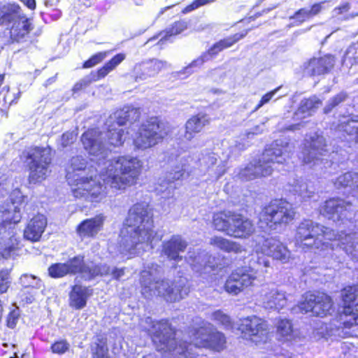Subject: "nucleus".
Returning a JSON list of instances; mask_svg holds the SVG:
<instances>
[{
	"mask_svg": "<svg viewBox=\"0 0 358 358\" xmlns=\"http://www.w3.org/2000/svg\"><path fill=\"white\" fill-rule=\"evenodd\" d=\"M8 288L7 273H0V294L4 293Z\"/></svg>",
	"mask_w": 358,
	"mask_h": 358,
	"instance_id": "69168bd1",
	"label": "nucleus"
},
{
	"mask_svg": "<svg viewBox=\"0 0 358 358\" xmlns=\"http://www.w3.org/2000/svg\"><path fill=\"white\" fill-rule=\"evenodd\" d=\"M210 243L214 247L227 252L238 253L241 252V247L239 244L222 236L211 238Z\"/></svg>",
	"mask_w": 358,
	"mask_h": 358,
	"instance_id": "ea45409f",
	"label": "nucleus"
},
{
	"mask_svg": "<svg viewBox=\"0 0 358 358\" xmlns=\"http://www.w3.org/2000/svg\"><path fill=\"white\" fill-rule=\"evenodd\" d=\"M248 31L244 34H236L232 36L220 40L215 43L207 52L194 60L187 68L201 66L205 62L218 54L222 50L231 47L235 43L244 38Z\"/></svg>",
	"mask_w": 358,
	"mask_h": 358,
	"instance_id": "a211bd4d",
	"label": "nucleus"
},
{
	"mask_svg": "<svg viewBox=\"0 0 358 358\" xmlns=\"http://www.w3.org/2000/svg\"><path fill=\"white\" fill-rule=\"evenodd\" d=\"M246 268H238L228 277L224 289L230 294L237 295L245 288L253 285L254 275L247 272Z\"/></svg>",
	"mask_w": 358,
	"mask_h": 358,
	"instance_id": "2eb2a0df",
	"label": "nucleus"
},
{
	"mask_svg": "<svg viewBox=\"0 0 358 358\" xmlns=\"http://www.w3.org/2000/svg\"><path fill=\"white\" fill-rule=\"evenodd\" d=\"M295 215L292 206L283 200L271 201L266 206L261 215V222H265L269 229H275L281 224L291 222Z\"/></svg>",
	"mask_w": 358,
	"mask_h": 358,
	"instance_id": "6e6552de",
	"label": "nucleus"
},
{
	"mask_svg": "<svg viewBox=\"0 0 358 358\" xmlns=\"http://www.w3.org/2000/svg\"><path fill=\"white\" fill-rule=\"evenodd\" d=\"M80 273L87 279L90 280L97 275H107L110 273V267L105 264H94L92 262L85 263L82 261V269Z\"/></svg>",
	"mask_w": 358,
	"mask_h": 358,
	"instance_id": "c9c22d12",
	"label": "nucleus"
},
{
	"mask_svg": "<svg viewBox=\"0 0 358 358\" xmlns=\"http://www.w3.org/2000/svg\"><path fill=\"white\" fill-rule=\"evenodd\" d=\"M334 186L339 189L350 187L352 192L358 194V173L347 172L339 176L334 182Z\"/></svg>",
	"mask_w": 358,
	"mask_h": 358,
	"instance_id": "4c0bfd02",
	"label": "nucleus"
},
{
	"mask_svg": "<svg viewBox=\"0 0 358 358\" xmlns=\"http://www.w3.org/2000/svg\"><path fill=\"white\" fill-rule=\"evenodd\" d=\"M26 197L16 189L10 195L8 202L1 207L2 213L1 229H6L8 224H15L21 220V210L24 207Z\"/></svg>",
	"mask_w": 358,
	"mask_h": 358,
	"instance_id": "9b49d317",
	"label": "nucleus"
},
{
	"mask_svg": "<svg viewBox=\"0 0 358 358\" xmlns=\"http://www.w3.org/2000/svg\"><path fill=\"white\" fill-rule=\"evenodd\" d=\"M155 270H143L141 272L140 283L141 293L145 297L159 296L169 302H176L187 295L188 289L185 287V280L178 279L172 282L168 279H160Z\"/></svg>",
	"mask_w": 358,
	"mask_h": 358,
	"instance_id": "39448f33",
	"label": "nucleus"
},
{
	"mask_svg": "<svg viewBox=\"0 0 358 358\" xmlns=\"http://www.w3.org/2000/svg\"><path fill=\"white\" fill-rule=\"evenodd\" d=\"M124 110L125 115H127L128 122L133 123L139 120L141 116V111L139 108L127 106L124 107Z\"/></svg>",
	"mask_w": 358,
	"mask_h": 358,
	"instance_id": "6e6d98bb",
	"label": "nucleus"
},
{
	"mask_svg": "<svg viewBox=\"0 0 358 358\" xmlns=\"http://www.w3.org/2000/svg\"><path fill=\"white\" fill-rule=\"evenodd\" d=\"M336 238L334 230L310 220L301 221L295 235L296 243L303 250L313 251L331 259L334 257V244L327 240Z\"/></svg>",
	"mask_w": 358,
	"mask_h": 358,
	"instance_id": "20e7f679",
	"label": "nucleus"
},
{
	"mask_svg": "<svg viewBox=\"0 0 358 358\" xmlns=\"http://www.w3.org/2000/svg\"><path fill=\"white\" fill-rule=\"evenodd\" d=\"M76 140V134L73 132H66L60 138V143L62 148H65L73 143Z\"/></svg>",
	"mask_w": 358,
	"mask_h": 358,
	"instance_id": "e2e57ef3",
	"label": "nucleus"
},
{
	"mask_svg": "<svg viewBox=\"0 0 358 358\" xmlns=\"http://www.w3.org/2000/svg\"><path fill=\"white\" fill-rule=\"evenodd\" d=\"M47 225V220L44 215H37L34 216L27 224L24 231V236L31 241H38Z\"/></svg>",
	"mask_w": 358,
	"mask_h": 358,
	"instance_id": "c85d7f7f",
	"label": "nucleus"
},
{
	"mask_svg": "<svg viewBox=\"0 0 358 358\" xmlns=\"http://www.w3.org/2000/svg\"><path fill=\"white\" fill-rule=\"evenodd\" d=\"M292 191L298 194L301 199H306L312 197L315 193L313 186L303 180H296L292 185Z\"/></svg>",
	"mask_w": 358,
	"mask_h": 358,
	"instance_id": "c03bdc74",
	"label": "nucleus"
},
{
	"mask_svg": "<svg viewBox=\"0 0 358 358\" xmlns=\"http://www.w3.org/2000/svg\"><path fill=\"white\" fill-rule=\"evenodd\" d=\"M186 262L196 272L208 273L214 268L213 258L206 252L200 250L189 249L185 257Z\"/></svg>",
	"mask_w": 358,
	"mask_h": 358,
	"instance_id": "f3484780",
	"label": "nucleus"
},
{
	"mask_svg": "<svg viewBox=\"0 0 358 358\" xmlns=\"http://www.w3.org/2000/svg\"><path fill=\"white\" fill-rule=\"evenodd\" d=\"M292 150L293 146L289 143L277 140L262 153V162L265 165H271L272 163L282 164L289 157Z\"/></svg>",
	"mask_w": 358,
	"mask_h": 358,
	"instance_id": "4468645a",
	"label": "nucleus"
},
{
	"mask_svg": "<svg viewBox=\"0 0 358 358\" xmlns=\"http://www.w3.org/2000/svg\"><path fill=\"white\" fill-rule=\"evenodd\" d=\"M334 234L336 236V238L331 240H327L329 243L334 244V248L336 246L343 245L345 244H350V243L355 242V234H338L334 231Z\"/></svg>",
	"mask_w": 358,
	"mask_h": 358,
	"instance_id": "8fccbe9b",
	"label": "nucleus"
},
{
	"mask_svg": "<svg viewBox=\"0 0 358 358\" xmlns=\"http://www.w3.org/2000/svg\"><path fill=\"white\" fill-rule=\"evenodd\" d=\"M277 335L283 341L294 339V331L291 321L286 318H280L276 322Z\"/></svg>",
	"mask_w": 358,
	"mask_h": 358,
	"instance_id": "58836bf2",
	"label": "nucleus"
},
{
	"mask_svg": "<svg viewBox=\"0 0 358 358\" xmlns=\"http://www.w3.org/2000/svg\"><path fill=\"white\" fill-rule=\"evenodd\" d=\"M338 130L344 136H348L350 139L358 143V116L350 115L343 117L339 120Z\"/></svg>",
	"mask_w": 358,
	"mask_h": 358,
	"instance_id": "2f4dec72",
	"label": "nucleus"
},
{
	"mask_svg": "<svg viewBox=\"0 0 358 358\" xmlns=\"http://www.w3.org/2000/svg\"><path fill=\"white\" fill-rule=\"evenodd\" d=\"M341 296L345 305L343 313L351 316L353 323L358 324V286L343 289Z\"/></svg>",
	"mask_w": 358,
	"mask_h": 358,
	"instance_id": "b1692460",
	"label": "nucleus"
},
{
	"mask_svg": "<svg viewBox=\"0 0 358 358\" xmlns=\"http://www.w3.org/2000/svg\"><path fill=\"white\" fill-rule=\"evenodd\" d=\"M103 136L108 138V143L113 146H120L123 144L125 138V131L123 128L115 126L108 127V130Z\"/></svg>",
	"mask_w": 358,
	"mask_h": 358,
	"instance_id": "37998d69",
	"label": "nucleus"
},
{
	"mask_svg": "<svg viewBox=\"0 0 358 358\" xmlns=\"http://www.w3.org/2000/svg\"><path fill=\"white\" fill-rule=\"evenodd\" d=\"M215 0H195L191 4L186 6L183 10V13L191 12L200 6H204L208 3L213 2Z\"/></svg>",
	"mask_w": 358,
	"mask_h": 358,
	"instance_id": "052dcab7",
	"label": "nucleus"
},
{
	"mask_svg": "<svg viewBox=\"0 0 358 358\" xmlns=\"http://www.w3.org/2000/svg\"><path fill=\"white\" fill-rule=\"evenodd\" d=\"M82 261L83 257L77 256L66 263L54 264L48 268L49 275L52 278H62L67 274L80 273Z\"/></svg>",
	"mask_w": 358,
	"mask_h": 358,
	"instance_id": "393cba45",
	"label": "nucleus"
},
{
	"mask_svg": "<svg viewBox=\"0 0 358 358\" xmlns=\"http://www.w3.org/2000/svg\"><path fill=\"white\" fill-rule=\"evenodd\" d=\"M352 208L350 202L341 199H331L320 206V213L334 222L348 217Z\"/></svg>",
	"mask_w": 358,
	"mask_h": 358,
	"instance_id": "dca6fc26",
	"label": "nucleus"
},
{
	"mask_svg": "<svg viewBox=\"0 0 358 358\" xmlns=\"http://www.w3.org/2000/svg\"><path fill=\"white\" fill-rule=\"evenodd\" d=\"M92 358H108V348L103 342L94 343L91 347Z\"/></svg>",
	"mask_w": 358,
	"mask_h": 358,
	"instance_id": "3c124183",
	"label": "nucleus"
},
{
	"mask_svg": "<svg viewBox=\"0 0 358 358\" xmlns=\"http://www.w3.org/2000/svg\"><path fill=\"white\" fill-rule=\"evenodd\" d=\"M145 322L152 324L151 328L145 327L152 334V341L157 350L162 352L164 358H194L196 352L195 348H205L217 352L226 348V338L220 331L208 322L191 331L192 343H187L182 340L175 338V332L167 321H160L154 323L150 317H147Z\"/></svg>",
	"mask_w": 358,
	"mask_h": 358,
	"instance_id": "f03ea898",
	"label": "nucleus"
},
{
	"mask_svg": "<svg viewBox=\"0 0 358 358\" xmlns=\"http://www.w3.org/2000/svg\"><path fill=\"white\" fill-rule=\"evenodd\" d=\"M99 164V174L89 169L87 174L69 182L74 197L94 201L104 196L105 189L101 180L116 189H124L136 184L141 175L143 163L136 157L121 156Z\"/></svg>",
	"mask_w": 358,
	"mask_h": 358,
	"instance_id": "f257e3e1",
	"label": "nucleus"
},
{
	"mask_svg": "<svg viewBox=\"0 0 358 358\" xmlns=\"http://www.w3.org/2000/svg\"><path fill=\"white\" fill-rule=\"evenodd\" d=\"M202 164L208 169L214 166L217 161V155L213 152H209L206 150L203 153Z\"/></svg>",
	"mask_w": 358,
	"mask_h": 358,
	"instance_id": "13d9d810",
	"label": "nucleus"
},
{
	"mask_svg": "<svg viewBox=\"0 0 358 358\" xmlns=\"http://www.w3.org/2000/svg\"><path fill=\"white\" fill-rule=\"evenodd\" d=\"M69 347L70 345L66 340H61L54 343L51 346V350L53 353L62 355L69 350Z\"/></svg>",
	"mask_w": 358,
	"mask_h": 358,
	"instance_id": "4d7b16f0",
	"label": "nucleus"
},
{
	"mask_svg": "<svg viewBox=\"0 0 358 358\" xmlns=\"http://www.w3.org/2000/svg\"><path fill=\"white\" fill-rule=\"evenodd\" d=\"M263 129L260 128V126L257 125L253 128L246 130L244 133L241 135V140L249 139L250 134L257 135L262 132Z\"/></svg>",
	"mask_w": 358,
	"mask_h": 358,
	"instance_id": "0e129e2a",
	"label": "nucleus"
},
{
	"mask_svg": "<svg viewBox=\"0 0 358 358\" xmlns=\"http://www.w3.org/2000/svg\"><path fill=\"white\" fill-rule=\"evenodd\" d=\"M334 58L327 55L320 58H313L303 64L304 73L309 76L327 73L334 66Z\"/></svg>",
	"mask_w": 358,
	"mask_h": 358,
	"instance_id": "5701e85b",
	"label": "nucleus"
},
{
	"mask_svg": "<svg viewBox=\"0 0 358 358\" xmlns=\"http://www.w3.org/2000/svg\"><path fill=\"white\" fill-rule=\"evenodd\" d=\"M87 161L80 156L73 157L66 168V178L69 182H74L76 180L87 173Z\"/></svg>",
	"mask_w": 358,
	"mask_h": 358,
	"instance_id": "c756f323",
	"label": "nucleus"
},
{
	"mask_svg": "<svg viewBox=\"0 0 358 358\" xmlns=\"http://www.w3.org/2000/svg\"><path fill=\"white\" fill-rule=\"evenodd\" d=\"M187 28V22L184 20L176 22L171 28L166 31V34L164 36L167 39L169 36H174L180 34L182 31Z\"/></svg>",
	"mask_w": 358,
	"mask_h": 358,
	"instance_id": "5fc2aeb1",
	"label": "nucleus"
},
{
	"mask_svg": "<svg viewBox=\"0 0 358 358\" xmlns=\"http://www.w3.org/2000/svg\"><path fill=\"white\" fill-rule=\"evenodd\" d=\"M106 52H99L94 55H93L90 59L86 61L84 64V68H91L94 66V65L97 64L98 63L101 62L106 57Z\"/></svg>",
	"mask_w": 358,
	"mask_h": 358,
	"instance_id": "bf43d9fd",
	"label": "nucleus"
},
{
	"mask_svg": "<svg viewBox=\"0 0 358 358\" xmlns=\"http://www.w3.org/2000/svg\"><path fill=\"white\" fill-rule=\"evenodd\" d=\"M157 235L154 230L152 213L145 203H136L129 210L119 241L122 253H139L152 248Z\"/></svg>",
	"mask_w": 358,
	"mask_h": 358,
	"instance_id": "7ed1b4c3",
	"label": "nucleus"
},
{
	"mask_svg": "<svg viewBox=\"0 0 358 358\" xmlns=\"http://www.w3.org/2000/svg\"><path fill=\"white\" fill-rule=\"evenodd\" d=\"M90 289L81 285H74L70 292V306L76 309H82L86 305L87 298L91 295Z\"/></svg>",
	"mask_w": 358,
	"mask_h": 358,
	"instance_id": "473e14b6",
	"label": "nucleus"
},
{
	"mask_svg": "<svg viewBox=\"0 0 358 358\" xmlns=\"http://www.w3.org/2000/svg\"><path fill=\"white\" fill-rule=\"evenodd\" d=\"M209 123L210 119L206 114L199 113L192 116L185 123L184 138L188 141H192Z\"/></svg>",
	"mask_w": 358,
	"mask_h": 358,
	"instance_id": "cd10ccee",
	"label": "nucleus"
},
{
	"mask_svg": "<svg viewBox=\"0 0 358 358\" xmlns=\"http://www.w3.org/2000/svg\"><path fill=\"white\" fill-rule=\"evenodd\" d=\"M269 266V262L264 257H254L249 262L248 267H243L246 268L249 273H252L254 275V280L257 278V275L259 273L266 272V268Z\"/></svg>",
	"mask_w": 358,
	"mask_h": 358,
	"instance_id": "79ce46f5",
	"label": "nucleus"
},
{
	"mask_svg": "<svg viewBox=\"0 0 358 358\" xmlns=\"http://www.w3.org/2000/svg\"><path fill=\"white\" fill-rule=\"evenodd\" d=\"M348 98V94L345 92H341L339 94H336L332 99H331L325 108H324V111L325 113H329L334 108L345 101Z\"/></svg>",
	"mask_w": 358,
	"mask_h": 358,
	"instance_id": "603ef678",
	"label": "nucleus"
},
{
	"mask_svg": "<svg viewBox=\"0 0 358 358\" xmlns=\"http://www.w3.org/2000/svg\"><path fill=\"white\" fill-rule=\"evenodd\" d=\"M298 308L303 313H311L313 315L322 317L331 315L334 312L331 297L324 293H306Z\"/></svg>",
	"mask_w": 358,
	"mask_h": 358,
	"instance_id": "1a4fd4ad",
	"label": "nucleus"
},
{
	"mask_svg": "<svg viewBox=\"0 0 358 358\" xmlns=\"http://www.w3.org/2000/svg\"><path fill=\"white\" fill-rule=\"evenodd\" d=\"M127 122H128V120L123 108L111 115L108 119L106 124L108 127L115 126L122 128L121 127L124 125Z\"/></svg>",
	"mask_w": 358,
	"mask_h": 358,
	"instance_id": "09e8293b",
	"label": "nucleus"
},
{
	"mask_svg": "<svg viewBox=\"0 0 358 358\" xmlns=\"http://www.w3.org/2000/svg\"><path fill=\"white\" fill-rule=\"evenodd\" d=\"M328 152L327 140L322 133L315 132L306 139L305 148L302 152V160L305 164H314Z\"/></svg>",
	"mask_w": 358,
	"mask_h": 358,
	"instance_id": "ddd939ff",
	"label": "nucleus"
},
{
	"mask_svg": "<svg viewBox=\"0 0 358 358\" xmlns=\"http://www.w3.org/2000/svg\"><path fill=\"white\" fill-rule=\"evenodd\" d=\"M273 172L271 165H265L262 159L254 160L239 170L237 176L243 180H251L259 177L270 176Z\"/></svg>",
	"mask_w": 358,
	"mask_h": 358,
	"instance_id": "4be33fe9",
	"label": "nucleus"
},
{
	"mask_svg": "<svg viewBox=\"0 0 358 358\" xmlns=\"http://www.w3.org/2000/svg\"><path fill=\"white\" fill-rule=\"evenodd\" d=\"M322 101L316 96L301 101L299 106L294 114L295 120H301L312 115V114L322 106Z\"/></svg>",
	"mask_w": 358,
	"mask_h": 358,
	"instance_id": "7c9ffc66",
	"label": "nucleus"
},
{
	"mask_svg": "<svg viewBox=\"0 0 358 358\" xmlns=\"http://www.w3.org/2000/svg\"><path fill=\"white\" fill-rule=\"evenodd\" d=\"M103 134L97 129L88 130L82 136L85 150L94 157L93 160L97 161L99 166L101 164V167H103V164L108 161L106 159L109 152L108 148L103 141Z\"/></svg>",
	"mask_w": 358,
	"mask_h": 358,
	"instance_id": "9d476101",
	"label": "nucleus"
},
{
	"mask_svg": "<svg viewBox=\"0 0 358 358\" xmlns=\"http://www.w3.org/2000/svg\"><path fill=\"white\" fill-rule=\"evenodd\" d=\"M18 319L17 314L13 311L9 314L7 319V324L10 328H14Z\"/></svg>",
	"mask_w": 358,
	"mask_h": 358,
	"instance_id": "774afa93",
	"label": "nucleus"
},
{
	"mask_svg": "<svg viewBox=\"0 0 358 358\" xmlns=\"http://www.w3.org/2000/svg\"><path fill=\"white\" fill-rule=\"evenodd\" d=\"M255 231V224L250 219L235 213L234 217H232L231 227L229 236L238 238H246L252 235Z\"/></svg>",
	"mask_w": 358,
	"mask_h": 358,
	"instance_id": "412c9836",
	"label": "nucleus"
},
{
	"mask_svg": "<svg viewBox=\"0 0 358 358\" xmlns=\"http://www.w3.org/2000/svg\"><path fill=\"white\" fill-rule=\"evenodd\" d=\"M167 62L157 59H151L143 63L142 66V72L136 76V80H145L148 78L155 76L158 74L163 69L166 68Z\"/></svg>",
	"mask_w": 358,
	"mask_h": 358,
	"instance_id": "e433bc0d",
	"label": "nucleus"
},
{
	"mask_svg": "<svg viewBox=\"0 0 358 358\" xmlns=\"http://www.w3.org/2000/svg\"><path fill=\"white\" fill-rule=\"evenodd\" d=\"M13 22V24L10 28V37L16 41H19L27 34H29L31 28V24L29 20L20 15V8L18 6V10L16 12V15H13L10 20H5L4 22H0V24L4 23Z\"/></svg>",
	"mask_w": 358,
	"mask_h": 358,
	"instance_id": "bb28decb",
	"label": "nucleus"
},
{
	"mask_svg": "<svg viewBox=\"0 0 358 358\" xmlns=\"http://www.w3.org/2000/svg\"><path fill=\"white\" fill-rule=\"evenodd\" d=\"M287 299L285 292L278 288H268L263 298V305L266 309L280 310L286 306Z\"/></svg>",
	"mask_w": 358,
	"mask_h": 358,
	"instance_id": "a878e982",
	"label": "nucleus"
},
{
	"mask_svg": "<svg viewBox=\"0 0 358 358\" xmlns=\"http://www.w3.org/2000/svg\"><path fill=\"white\" fill-rule=\"evenodd\" d=\"M18 245L17 238L14 236L9 237L8 240H3L0 242V253L3 258H8Z\"/></svg>",
	"mask_w": 358,
	"mask_h": 358,
	"instance_id": "a18cd8bd",
	"label": "nucleus"
},
{
	"mask_svg": "<svg viewBox=\"0 0 358 358\" xmlns=\"http://www.w3.org/2000/svg\"><path fill=\"white\" fill-rule=\"evenodd\" d=\"M210 318L217 324L222 326L224 329H229L233 327L231 317L220 310L213 312Z\"/></svg>",
	"mask_w": 358,
	"mask_h": 358,
	"instance_id": "49530a36",
	"label": "nucleus"
},
{
	"mask_svg": "<svg viewBox=\"0 0 358 358\" xmlns=\"http://www.w3.org/2000/svg\"><path fill=\"white\" fill-rule=\"evenodd\" d=\"M244 336L255 344L264 343L268 338V327L266 321L256 317L243 320L241 327Z\"/></svg>",
	"mask_w": 358,
	"mask_h": 358,
	"instance_id": "f8f14e48",
	"label": "nucleus"
},
{
	"mask_svg": "<svg viewBox=\"0 0 358 358\" xmlns=\"http://www.w3.org/2000/svg\"><path fill=\"white\" fill-rule=\"evenodd\" d=\"M310 17H311V16L308 10L306 8H301L296 11L294 15L290 16L289 19H295L301 23Z\"/></svg>",
	"mask_w": 358,
	"mask_h": 358,
	"instance_id": "680f3d73",
	"label": "nucleus"
},
{
	"mask_svg": "<svg viewBox=\"0 0 358 358\" xmlns=\"http://www.w3.org/2000/svg\"><path fill=\"white\" fill-rule=\"evenodd\" d=\"M262 252L283 263L289 262L291 259V252L287 246L279 240L273 238H266L264 241L262 245Z\"/></svg>",
	"mask_w": 358,
	"mask_h": 358,
	"instance_id": "aec40b11",
	"label": "nucleus"
},
{
	"mask_svg": "<svg viewBox=\"0 0 358 358\" xmlns=\"http://www.w3.org/2000/svg\"><path fill=\"white\" fill-rule=\"evenodd\" d=\"M166 135L163 123L152 117L141 125L134 138V144L136 148L144 150L157 145Z\"/></svg>",
	"mask_w": 358,
	"mask_h": 358,
	"instance_id": "0eeeda50",
	"label": "nucleus"
},
{
	"mask_svg": "<svg viewBox=\"0 0 358 358\" xmlns=\"http://www.w3.org/2000/svg\"><path fill=\"white\" fill-rule=\"evenodd\" d=\"M235 212L224 210L215 213L213 216V226L215 229L229 236L231 227L232 217Z\"/></svg>",
	"mask_w": 358,
	"mask_h": 358,
	"instance_id": "72a5a7b5",
	"label": "nucleus"
},
{
	"mask_svg": "<svg viewBox=\"0 0 358 358\" xmlns=\"http://www.w3.org/2000/svg\"><path fill=\"white\" fill-rule=\"evenodd\" d=\"M190 157L189 155H178L176 158V165L175 166L173 173H169L168 180L169 182H173L181 179L185 172L186 168L189 164Z\"/></svg>",
	"mask_w": 358,
	"mask_h": 358,
	"instance_id": "a19ab883",
	"label": "nucleus"
},
{
	"mask_svg": "<svg viewBox=\"0 0 358 358\" xmlns=\"http://www.w3.org/2000/svg\"><path fill=\"white\" fill-rule=\"evenodd\" d=\"M103 217L101 215H97L94 218L84 220L80 223L77 231L80 236H93L100 231L103 224Z\"/></svg>",
	"mask_w": 358,
	"mask_h": 358,
	"instance_id": "f704fd0d",
	"label": "nucleus"
},
{
	"mask_svg": "<svg viewBox=\"0 0 358 358\" xmlns=\"http://www.w3.org/2000/svg\"><path fill=\"white\" fill-rule=\"evenodd\" d=\"M52 150L50 147H36L27 152V164L29 167V181L30 183L41 182L50 173Z\"/></svg>",
	"mask_w": 358,
	"mask_h": 358,
	"instance_id": "423d86ee",
	"label": "nucleus"
},
{
	"mask_svg": "<svg viewBox=\"0 0 358 358\" xmlns=\"http://www.w3.org/2000/svg\"><path fill=\"white\" fill-rule=\"evenodd\" d=\"M125 59V55L122 53L116 55L108 62H107L97 73L99 78L105 77L110 71L113 70L118 64H120Z\"/></svg>",
	"mask_w": 358,
	"mask_h": 358,
	"instance_id": "de8ad7c7",
	"label": "nucleus"
},
{
	"mask_svg": "<svg viewBox=\"0 0 358 358\" xmlns=\"http://www.w3.org/2000/svg\"><path fill=\"white\" fill-rule=\"evenodd\" d=\"M17 10L18 6L15 4L2 7L0 10V22L10 20L13 15H16Z\"/></svg>",
	"mask_w": 358,
	"mask_h": 358,
	"instance_id": "864d4df0",
	"label": "nucleus"
},
{
	"mask_svg": "<svg viewBox=\"0 0 358 358\" xmlns=\"http://www.w3.org/2000/svg\"><path fill=\"white\" fill-rule=\"evenodd\" d=\"M277 89L276 90H274L267 94H266L265 95H264L260 101V103L258 104V106H257L256 108V110L259 109L261 106H262L264 104L268 103L271 99L272 97L273 96V95L275 94V92H277Z\"/></svg>",
	"mask_w": 358,
	"mask_h": 358,
	"instance_id": "338daca9",
	"label": "nucleus"
},
{
	"mask_svg": "<svg viewBox=\"0 0 358 358\" xmlns=\"http://www.w3.org/2000/svg\"><path fill=\"white\" fill-rule=\"evenodd\" d=\"M187 245V242L180 236L173 235L170 239L162 243V252L169 260L178 262L183 259V257L180 253L185 252Z\"/></svg>",
	"mask_w": 358,
	"mask_h": 358,
	"instance_id": "6ab92c4d",
	"label": "nucleus"
}]
</instances>
